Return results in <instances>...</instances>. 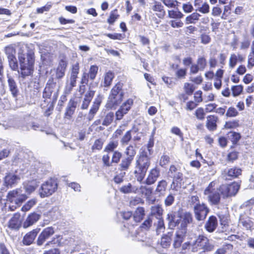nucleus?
<instances>
[{
  "label": "nucleus",
  "mask_w": 254,
  "mask_h": 254,
  "mask_svg": "<svg viewBox=\"0 0 254 254\" xmlns=\"http://www.w3.org/2000/svg\"><path fill=\"white\" fill-rule=\"evenodd\" d=\"M20 71H18L23 78L31 75L34 70V57L32 54L25 55L18 53Z\"/></svg>",
  "instance_id": "nucleus-1"
},
{
  "label": "nucleus",
  "mask_w": 254,
  "mask_h": 254,
  "mask_svg": "<svg viewBox=\"0 0 254 254\" xmlns=\"http://www.w3.org/2000/svg\"><path fill=\"white\" fill-rule=\"evenodd\" d=\"M6 201L9 204L8 208L14 211L28 198L21 188L9 191L6 195Z\"/></svg>",
  "instance_id": "nucleus-2"
},
{
  "label": "nucleus",
  "mask_w": 254,
  "mask_h": 254,
  "mask_svg": "<svg viewBox=\"0 0 254 254\" xmlns=\"http://www.w3.org/2000/svg\"><path fill=\"white\" fill-rule=\"evenodd\" d=\"M168 219L169 222L175 227L179 224H181L182 230H185L187 227L188 224L192 221L191 214L189 212H186L183 215L180 211L177 212H172L168 214Z\"/></svg>",
  "instance_id": "nucleus-3"
},
{
  "label": "nucleus",
  "mask_w": 254,
  "mask_h": 254,
  "mask_svg": "<svg viewBox=\"0 0 254 254\" xmlns=\"http://www.w3.org/2000/svg\"><path fill=\"white\" fill-rule=\"evenodd\" d=\"M124 95L122 85L120 83H118L111 90L106 104L107 107L110 109L116 108L123 100Z\"/></svg>",
  "instance_id": "nucleus-4"
},
{
  "label": "nucleus",
  "mask_w": 254,
  "mask_h": 254,
  "mask_svg": "<svg viewBox=\"0 0 254 254\" xmlns=\"http://www.w3.org/2000/svg\"><path fill=\"white\" fill-rule=\"evenodd\" d=\"M215 184L214 182H211L204 191L208 201L212 205L218 204L220 200L221 192L219 191V188L216 189Z\"/></svg>",
  "instance_id": "nucleus-5"
},
{
  "label": "nucleus",
  "mask_w": 254,
  "mask_h": 254,
  "mask_svg": "<svg viewBox=\"0 0 254 254\" xmlns=\"http://www.w3.org/2000/svg\"><path fill=\"white\" fill-rule=\"evenodd\" d=\"M4 52L6 55L9 65L13 70L18 69V63L15 57L16 50L13 45H9L4 48Z\"/></svg>",
  "instance_id": "nucleus-6"
},
{
  "label": "nucleus",
  "mask_w": 254,
  "mask_h": 254,
  "mask_svg": "<svg viewBox=\"0 0 254 254\" xmlns=\"http://www.w3.org/2000/svg\"><path fill=\"white\" fill-rule=\"evenodd\" d=\"M240 189V185L234 182L230 185H223L219 187V191L223 198L235 195Z\"/></svg>",
  "instance_id": "nucleus-7"
},
{
  "label": "nucleus",
  "mask_w": 254,
  "mask_h": 254,
  "mask_svg": "<svg viewBox=\"0 0 254 254\" xmlns=\"http://www.w3.org/2000/svg\"><path fill=\"white\" fill-rule=\"evenodd\" d=\"M57 189V184L54 180H50L44 183L41 187L39 194L41 197H48L52 194Z\"/></svg>",
  "instance_id": "nucleus-8"
},
{
  "label": "nucleus",
  "mask_w": 254,
  "mask_h": 254,
  "mask_svg": "<svg viewBox=\"0 0 254 254\" xmlns=\"http://www.w3.org/2000/svg\"><path fill=\"white\" fill-rule=\"evenodd\" d=\"M194 246L199 250L202 249L204 251H210L213 249V246L209 243L207 238L199 236L194 243Z\"/></svg>",
  "instance_id": "nucleus-9"
},
{
  "label": "nucleus",
  "mask_w": 254,
  "mask_h": 254,
  "mask_svg": "<svg viewBox=\"0 0 254 254\" xmlns=\"http://www.w3.org/2000/svg\"><path fill=\"white\" fill-rule=\"evenodd\" d=\"M196 219L198 221L205 219L208 212V208L204 204H197L193 207Z\"/></svg>",
  "instance_id": "nucleus-10"
},
{
  "label": "nucleus",
  "mask_w": 254,
  "mask_h": 254,
  "mask_svg": "<svg viewBox=\"0 0 254 254\" xmlns=\"http://www.w3.org/2000/svg\"><path fill=\"white\" fill-rule=\"evenodd\" d=\"M133 104V100L131 99H128L120 107L119 110L116 113V120H121L123 116L127 113L128 111L130 109L131 107Z\"/></svg>",
  "instance_id": "nucleus-11"
},
{
  "label": "nucleus",
  "mask_w": 254,
  "mask_h": 254,
  "mask_svg": "<svg viewBox=\"0 0 254 254\" xmlns=\"http://www.w3.org/2000/svg\"><path fill=\"white\" fill-rule=\"evenodd\" d=\"M55 233V231L52 227H48L42 231L39 235L37 244L38 246H41L47 239L51 237Z\"/></svg>",
  "instance_id": "nucleus-12"
},
{
  "label": "nucleus",
  "mask_w": 254,
  "mask_h": 254,
  "mask_svg": "<svg viewBox=\"0 0 254 254\" xmlns=\"http://www.w3.org/2000/svg\"><path fill=\"white\" fill-rule=\"evenodd\" d=\"M245 57L239 53L231 54L229 59L230 68H233L238 63H242L245 61Z\"/></svg>",
  "instance_id": "nucleus-13"
},
{
  "label": "nucleus",
  "mask_w": 254,
  "mask_h": 254,
  "mask_svg": "<svg viewBox=\"0 0 254 254\" xmlns=\"http://www.w3.org/2000/svg\"><path fill=\"white\" fill-rule=\"evenodd\" d=\"M40 230V228H36L27 233L23 237V244L25 245H30L32 244Z\"/></svg>",
  "instance_id": "nucleus-14"
},
{
  "label": "nucleus",
  "mask_w": 254,
  "mask_h": 254,
  "mask_svg": "<svg viewBox=\"0 0 254 254\" xmlns=\"http://www.w3.org/2000/svg\"><path fill=\"white\" fill-rule=\"evenodd\" d=\"M20 180V177L13 173L7 174L4 178V184L7 187H12L17 184Z\"/></svg>",
  "instance_id": "nucleus-15"
},
{
  "label": "nucleus",
  "mask_w": 254,
  "mask_h": 254,
  "mask_svg": "<svg viewBox=\"0 0 254 254\" xmlns=\"http://www.w3.org/2000/svg\"><path fill=\"white\" fill-rule=\"evenodd\" d=\"M40 215L36 213H30L23 222L24 228H27L35 224L40 219Z\"/></svg>",
  "instance_id": "nucleus-16"
},
{
  "label": "nucleus",
  "mask_w": 254,
  "mask_h": 254,
  "mask_svg": "<svg viewBox=\"0 0 254 254\" xmlns=\"http://www.w3.org/2000/svg\"><path fill=\"white\" fill-rule=\"evenodd\" d=\"M101 102V98L100 96H98L94 100L93 104L91 107L89 112L88 119L89 120H91L93 119L94 115L99 110L100 104Z\"/></svg>",
  "instance_id": "nucleus-17"
},
{
  "label": "nucleus",
  "mask_w": 254,
  "mask_h": 254,
  "mask_svg": "<svg viewBox=\"0 0 254 254\" xmlns=\"http://www.w3.org/2000/svg\"><path fill=\"white\" fill-rule=\"evenodd\" d=\"M95 91L89 89L88 90L85 95L84 100L82 102V104L81 105V108L82 109H86L89 106V105L94 96Z\"/></svg>",
  "instance_id": "nucleus-18"
},
{
  "label": "nucleus",
  "mask_w": 254,
  "mask_h": 254,
  "mask_svg": "<svg viewBox=\"0 0 254 254\" xmlns=\"http://www.w3.org/2000/svg\"><path fill=\"white\" fill-rule=\"evenodd\" d=\"M20 217L19 213L14 214L8 222V227L11 229H18L20 226Z\"/></svg>",
  "instance_id": "nucleus-19"
},
{
  "label": "nucleus",
  "mask_w": 254,
  "mask_h": 254,
  "mask_svg": "<svg viewBox=\"0 0 254 254\" xmlns=\"http://www.w3.org/2000/svg\"><path fill=\"white\" fill-rule=\"evenodd\" d=\"M217 226V218L213 216H210L205 224V228L209 232H213Z\"/></svg>",
  "instance_id": "nucleus-20"
},
{
  "label": "nucleus",
  "mask_w": 254,
  "mask_h": 254,
  "mask_svg": "<svg viewBox=\"0 0 254 254\" xmlns=\"http://www.w3.org/2000/svg\"><path fill=\"white\" fill-rule=\"evenodd\" d=\"M79 64L78 63H76L72 66L71 73L69 79V82L71 83L72 85H76V81L77 78V75L79 73Z\"/></svg>",
  "instance_id": "nucleus-21"
},
{
  "label": "nucleus",
  "mask_w": 254,
  "mask_h": 254,
  "mask_svg": "<svg viewBox=\"0 0 254 254\" xmlns=\"http://www.w3.org/2000/svg\"><path fill=\"white\" fill-rule=\"evenodd\" d=\"M239 225H242L247 229H251L254 227V221L249 217L241 216L239 219Z\"/></svg>",
  "instance_id": "nucleus-22"
},
{
  "label": "nucleus",
  "mask_w": 254,
  "mask_h": 254,
  "mask_svg": "<svg viewBox=\"0 0 254 254\" xmlns=\"http://www.w3.org/2000/svg\"><path fill=\"white\" fill-rule=\"evenodd\" d=\"M66 66L67 64L64 61L62 60L60 62L56 72V77L57 78H61L64 75Z\"/></svg>",
  "instance_id": "nucleus-23"
},
{
  "label": "nucleus",
  "mask_w": 254,
  "mask_h": 254,
  "mask_svg": "<svg viewBox=\"0 0 254 254\" xmlns=\"http://www.w3.org/2000/svg\"><path fill=\"white\" fill-rule=\"evenodd\" d=\"M218 120L217 117L210 115L207 117L206 127L210 130H214L216 129V122Z\"/></svg>",
  "instance_id": "nucleus-24"
},
{
  "label": "nucleus",
  "mask_w": 254,
  "mask_h": 254,
  "mask_svg": "<svg viewBox=\"0 0 254 254\" xmlns=\"http://www.w3.org/2000/svg\"><path fill=\"white\" fill-rule=\"evenodd\" d=\"M114 78V73L111 71L106 72L103 76V85L105 87L110 86Z\"/></svg>",
  "instance_id": "nucleus-25"
},
{
  "label": "nucleus",
  "mask_w": 254,
  "mask_h": 254,
  "mask_svg": "<svg viewBox=\"0 0 254 254\" xmlns=\"http://www.w3.org/2000/svg\"><path fill=\"white\" fill-rule=\"evenodd\" d=\"M241 170L237 167H233L224 171L225 174L232 178L238 177L241 174Z\"/></svg>",
  "instance_id": "nucleus-26"
},
{
  "label": "nucleus",
  "mask_w": 254,
  "mask_h": 254,
  "mask_svg": "<svg viewBox=\"0 0 254 254\" xmlns=\"http://www.w3.org/2000/svg\"><path fill=\"white\" fill-rule=\"evenodd\" d=\"M186 232V231L185 230L177 232L174 243V246L175 248H178L181 246Z\"/></svg>",
  "instance_id": "nucleus-27"
},
{
  "label": "nucleus",
  "mask_w": 254,
  "mask_h": 254,
  "mask_svg": "<svg viewBox=\"0 0 254 254\" xmlns=\"http://www.w3.org/2000/svg\"><path fill=\"white\" fill-rule=\"evenodd\" d=\"M159 172L156 169H152L146 179V183L148 185L153 184L159 176Z\"/></svg>",
  "instance_id": "nucleus-28"
},
{
  "label": "nucleus",
  "mask_w": 254,
  "mask_h": 254,
  "mask_svg": "<svg viewBox=\"0 0 254 254\" xmlns=\"http://www.w3.org/2000/svg\"><path fill=\"white\" fill-rule=\"evenodd\" d=\"M200 14L197 12H193L186 18V23L188 24H195L199 20L200 17Z\"/></svg>",
  "instance_id": "nucleus-29"
},
{
  "label": "nucleus",
  "mask_w": 254,
  "mask_h": 254,
  "mask_svg": "<svg viewBox=\"0 0 254 254\" xmlns=\"http://www.w3.org/2000/svg\"><path fill=\"white\" fill-rule=\"evenodd\" d=\"M152 9L158 13L156 14L160 18L163 17L165 14V12L163 9V7L160 2H155L153 6H152Z\"/></svg>",
  "instance_id": "nucleus-30"
},
{
  "label": "nucleus",
  "mask_w": 254,
  "mask_h": 254,
  "mask_svg": "<svg viewBox=\"0 0 254 254\" xmlns=\"http://www.w3.org/2000/svg\"><path fill=\"white\" fill-rule=\"evenodd\" d=\"M8 84L12 94L13 96H16L18 92V89L15 81L12 78L8 77Z\"/></svg>",
  "instance_id": "nucleus-31"
},
{
  "label": "nucleus",
  "mask_w": 254,
  "mask_h": 254,
  "mask_svg": "<svg viewBox=\"0 0 254 254\" xmlns=\"http://www.w3.org/2000/svg\"><path fill=\"white\" fill-rule=\"evenodd\" d=\"M137 165L136 167L135 170L134 171V174L135 175V177L137 179V180L141 182L143 180V168L141 165L138 163V161H137Z\"/></svg>",
  "instance_id": "nucleus-32"
},
{
  "label": "nucleus",
  "mask_w": 254,
  "mask_h": 254,
  "mask_svg": "<svg viewBox=\"0 0 254 254\" xmlns=\"http://www.w3.org/2000/svg\"><path fill=\"white\" fill-rule=\"evenodd\" d=\"M142 129L141 128V127H140V128L134 127L131 130V133L133 135V139L135 141H138L141 139V137L142 136Z\"/></svg>",
  "instance_id": "nucleus-33"
},
{
  "label": "nucleus",
  "mask_w": 254,
  "mask_h": 254,
  "mask_svg": "<svg viewBox=\"0 0 254 254\" xmlns=\"http://www.w3.org/2000/svg\"><path fill=\"white\" fill-rule=\"evenodd\" d=\"M119 17V14L118 13V10L117 9H114L111 12L110 16L107 19V22L110 24H113Z\"/></svg>",
  "instance_id": "nucleus-34"
},
{
  "label": "nucleus",
  "mask_w": 254,
  "mask_h": 254,
  "mask_svg": "<svg viewBox=\"0 0 254 254\" xmlns=\"http://www.w3.org/2000/svg\"><path fill=\"white\" fill-rule=\"evenodd\" d=\"M37 203L36 198H32L27 201L22 207L21 211L26 212L29 211Z\"/></svg>",
  "instance_id": "nucleus-35"
},
{
  "label": "nucleus",
  "mask_w": 254,
  "mask_h": 254,
  "mask_svg": "<svg viewBox=\"0 0 254 254\" xmlns=\"http://www.w3.org/2000/svg\"><path fill=\"white\" fill-rule=\"evenodd\" d=\"M114 115L113 112L108 113L103 119L102 125L105 126H109L113 122Z\"/></svg>",
  "instance_id": "nucleus-36"
},
{
  "label": "nucleus",
  "mask_w": 254,
  "mask_h": 254,
  "mask_svg": "<svg viewBox=\"0 0 254 254\" xmlns=\"http://www.w3.org/2000/svg\"><path fill=\"white\" fill-rule=\"evenodd\" d=\"M228 135L229 139L233 142V144L236 143L241 138L240 134L236 132H230L228 134Z\"/></svg>",
  "instance_id": "nucleus-37"
},
{
  "label": "nucleus",
  "mask_w": 254,
  "mask_h": 254,
  "mask_svg": "<svg viewBox=\"0 0 254 254\" xmlns=\"http://www.w3.org/2000/svg\"><path fill=\"white\" fill-rule=\"evenodd\" d=\"M133 218L137 222H140L143 219V208L139 207L134 212Z\"/></svg>",
  "instance_id": "nucleus-38"
},
{
  "label": "nucleus",
  "mask_w": 254,
  "mask_h": 254,
  "mask_svg": "<svg viewBox=\"0 0 254 254\" xmlns=\"http://www.w3.org/2000/svg\"><path fill=\"white\" fill-rule=\"evenodd\" d=\"M232 94L234 97L240 95L243 90V86L242 85L233 86L231 88Z\"/></svg>",
  "instance_id": "nucleus-39"
},
{
  "label": "nucleus",
  "mask_w": 254,
  "mask_h": 254,
  "mask_svg": "<svg viewBox=\"0 0 254 254\" xmlns=\"http://www.w3.org/2000/svg\"><path fill=\"white\" fill-rule=\"evenodd\" d=\"M98 67L96 65H91L90 67L89 71L88 74V76L89 77L90 79L94 80L97 74Z\"/></svg>",
  "instance_id": "nucleus-40"
},
{
  "label": "nucleus",
  "mask_w": 254,
  "mask_h": 254,
  "mask_svg": "<svg viewBox=\"0 0 254 254\" xmlns=\"http://www.w3.org/2000/svg\"><path fill=\"white\" fill-rule=\"evenodd\" d=\"M118 145V141L117 140H112L107 145L104 149V151L106 152L113 151L116 149Z\"/></svg>",
  "instance_id": "nucleus-41"
},
{
  "label": "nucleus",
  "mask_w": 254,
  "mask_h": 254,
  "mask_svg": "<svg viewBox=\"0 0 254 254\" xmlns=\"http://www.w3.org/2000/svg\"><path fill=\"white\" fill-rule=\"evenodd\" d=\"M239 126V121L237 120L226 122L224 125V128L226 129H232L238 127Z\"/></svg>",
  "instance_id": "nucleus-42"
},
{
  "label": "nucleus",
  "mask_w": 254,
  "mask_h": 254,
  "mask_svg": "<svg viewBox=\"0 0 254 254\" xmlns=\"http://www.w3.org/2000/svg\"><path fill=\"white\" fill-rule=\"evenodd\" d=\"M171 243V236L170 235H165L162 237L161 240V245L163 248H167Z\"/></svg>",
  "instance_id": "nucleus-43"
},
{
  "label": "nucleus",
  "mask_w": 254,
  "mask_h": 254,
  "mask_svg": "<svg viewBox=\"0 0 254 254\" xmlns=\"http://www.w3.org/2000/svg\"><path fill=\"white\" fill-rule=\"evenodd\" d=\"M163 213V209L159 205H155L151 207V213L154 215L160 216Z\"/></svg>",
  "instance_id": "nucleus-44"
},
{
  "label": "nucleus",
  "mask_w": 254,
  "mask_h": 254,
  "mask_svg": "<svg viewBox=\"0 0 254 254\" xmlns=\"http://www.w3.org/2000/svg\"><path fill=\"white\" fill-rule=\"evenodd\" d=\"M195 115L197 119L203 120L205 115L203 108L201 107L197 108L195 112Z\"/></svg>",
  "instance_id": "nucleus-45"
},
{
  "label": "nucleus",
  "mask_w": 254,
  "mask_h": 254,
  "mask_svg": "<svg viewBox=\"0 0 254 254\" xmlns=\"http://www.w3.org/2000/svg\"><path fill=\"white\" fill-rule=\"evenodd\" d=\"M167 185V183L165 181L162 180L160 181L157 187L156 190L161 193H163L165 191Z\"/></svg>",
  "instance_id": "nucleus-46"
},
{
  "label": "nucleus",
  "mask_w": 254,
  "mask_h": 254,
  "mask_svg": "<svg viewBox=\"0 0 254 254\" xmlns=\"http://www.w3.org/2000/svg\"><path fill=\"white\" fill-rule=\"evenodd\" d=\"M195 89L193 84L189 83H185L184 84V90L188 95H191Z\"/></svg>",
  "instance_id": "nucleus-47"
},
{
  "label": "nucleus",
  "mask_w": 254,
  "mask_h": 254,
  "mask_svg": "<svg viewBox=\"0 0 254 254\" xmlns=\"http://www.w3.org/2000/svg\"><path fill=\"white\" fill-rule=\"evenodd\" d=\"M238 115V112L234 107H229L227 111L226 116L227 117H235Z\"/></svg>",
  "instance_id": "nucleus-48"
},
{
  "label": "nucleus",
  "mask_w": 254,
  "mask_h": 254,
  "mask_svg": "<svg viewBox=\"0 0 254 254\" xmlns=\"http://www.w3.org/2000/svg\"><path fill=\"white\" fill-rule=\"evenodd\" d=\"M231 6L229 5H225L224 8V11L221 16V18L226 19L231 14Z\"/></svg>",
  "instance_id": "nucleus-49"
},
{
  "label": "nucleus",
  "mask_w": 254,
  "mask_h": 254,
  "mask_svg": "<svg viewBox=\"0 0 254 254\" xmlns=\"http://www.w3.org/2000/svg\"><path fill=\"white\" fill-rule=\"evenodd\" d=\"M197 65L199 67L200 70H203L206 65V61L203 57H200L198 59Z\"/></svg>",
  "instance_id": "nucleus-50"
},
{
  "label": "nucleus",
  "mask_w": 254,
  "mask_h": 254,
  "mask_svg": "<svg viewBox=\"0 0 254 254\" xmlns=\"http://www.w3.org/2000/svg\"><path fill=\"white\" fill-rule=\"evenodd\" d=\"M131 130L128 131L124 135L121 140L122 144H127L131 138Z\"/></svg>",
  "instance_id": "nucleus-51"
},
{
  "label": "nucleus",
  "mask_w": 254,
  "mask_h": 254,
  "mask_svg": "<svg viewBox=\"0 0 254 254\" xmlns=\"http://www.w3.org/2000/svg\"><path fill=\"white\" fill-rule=\"evenodd\" d=\"M198 10L203 14L208 13L209 12V6L208 3L204 2L198 8Z\"/></svg>",
  "instance_id": "nucleus-52"
},
{
  "label": "nucleus",
  "mask_w": 254,
  "mask_h": 254,
  "mask_svg": "<svg viewBox=\"0 0 254 254\" xmlns=\"http://www.w3.org/2000/svg\"><path fill=\"white\" fill-rule=\"evenodd\" d=\"M106 36L108 37L110 39L113 40H122L124 38V36L121 34L114 33V34H105Z\"/></svg>",
  "instance_id": "nucleus-53"
},
{
  "label": "nucleus",
  "mask_w": 254,
  "mask_h": 254,
  "mask_svg": "<svg viewBox=\"0 0 254 254\" xmlns=\"http://www.w3.org/2000/svg\"><path fill=\"white\" fill-rule=\"evenodd\" d=\"M175 200L174 196L172 194L168 195L165 199L164 202L166 206H168L171 205Z\"/></svg>",
  "instance_id": "nucleus-54"
},
{
  "label": "nucleus",
  "mask_w": 254,
  "mask_h": 254,
  "mask_svg": "<svg viewBox=\"0 0 254 254\" xmlns=\"http://www.w3.org/2000/svg\"><path fill=\"white\" fill-rule=\"evenodd\" d=\"M121 157L122 154L120 152L118 151L114 152L112 158V163H118L119 162Z\"/></svg>",
  "instance_id": "nucleus-55"
},
{
  "label": "nucleus",
  "mask_w": 254,
  "mask_h": 254,
  "mask_svg": "<svg viewBox=\"0 0 254 254\" xmlns=\"http://www.w3.org/2000/svg\"><path fill=\"white\" fill-rule=\"evenodd\" d=\"M169 15L170 17L173 18H181L183 16V14L181 12H175L173 10L169 11Z\"/></svg>",
  "instance_id": "nucleus-56"
},
{
  "label": "nucleus",
  "mask_w": 254,
  "mask_h": 254,
  "mask_svg": "<svg viewBox=\"0 0 254 254\" xmlns=\"http://www.w3.org/2000/svg\"><path fill=\"white\" fill-rule=\"evenodd\" d=\"M254 66V54H250L248 56L247 67L249 69Z\"/></svg>",
  "instance_id": "nucleus-57"
},
{
  "label": "nucleus",
  "mask_w": 254,
  "mask_h": 254,
  "mask_svg": "<svg viewBox=\"0 0 254 254\" xmlns=\"http://www.w3.org/2000/svg\"><path fill=\"white\" fill-rule=\"evenodd\" d=\"M131 160V159L130 157L123 160L120 165L121 167L124 170L127 169L130 164Z\"/></svg>",
  "instance_id": "nucleus-58"
},
{
  "label": "nucleus",
  "mask_w": 254,
  "mask_h": 254,
  "mask_svg": "<svg viewBox=\"0 0 254 254\" xmlns=\"http://www.w3.org/2000/svg\"><path fill=\"white\" fill-rule=\"evenodd\" d=\"M162 2L165 5L169 7H175L178 3L177 0H162Z\"/></svg>",
  "instance_id": "nucleus-59"
},
{
  "label": "nucleus",
  "mask_w": 254,
  "mask_h": 254,
  "mask_svg": "<svg viewBox=\"0 0 254 254\" xmlns=\"http://www.w3.org/2000/svg\"><path fill=\"white\" fill-rule=\"evenodd\" d=\"M36 188V186L32 183L28 184L25 186L24 189L25 190V191L27 192L28 193L30 194L32 192L34 191L35 190Z\"/></svg>",
  "instance_id": "nucleus-60"
},
{
  "label": "nucleus",
  "mask_w": 254,
  "mask_h": 254,
  "mask_svg": "<svg viewBox=\"0 0 254 254\" xmlns=\"http://www.w3.org/2000/svg\"><path fill=\"white\" fill-rule=\"evenodd\" d=\"M103 144V142L101 139H97L95 141L94 144L92 146V149L100 150L102 148Z\"/></svg>",
  "instance_id": "nucleus-61"
},
{
  "label": "nucleus",
  "mask_w": 254,
  "mask_h": 254,
  "mask_svg": "<svg viewBox=\"0 0 254 254\" xmlns=\"http://www.w3.org/2000/svg\"><path fill=\"white\" fill-rule=\"evenodd\" d=\"M217 107L216 104L215 103H209L205 105V111L206 113L212 112L216 109Z\"/></svg>",
  "instance_id": "nucleus-62"
},
{
  "label": "nucleus",
  "mask_w": 254,
  "mask_h": 254,
  "mask_svg": "<svg viewBox=\"0 0 254 254\" xmlns=\"http://www.w3.org/2000/svg\"><path fill=\"white\" fill-rule=\"evenodd\" d=\"M201 42L203 44H208L211 40L210 36L206 34H203L200 36Z\"/></svg>",
  "instance_id": "nucleus-63"
},
{
  "label": "nucleus",
  "mask_w": 254,
  "mask_h": 254,
  "mask_svg": "<svg viewBox=\"0 0 254 254\" xmlns=\"http://www.w3.org/2000/svg\"><path fill=\"white\" fill-rule=\"evenodd\" d=\"M120 190L125 193L131 192L132 191L131 185L128 184L127 185L122 187L120 189Z\"/></svg>",
  "instance_id": "nucleus-64"
}]
</instances>
